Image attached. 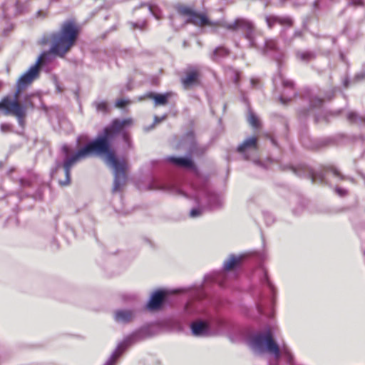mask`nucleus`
<instances>
[{"mask_svg": "<svg viewBox=\"0 0 365 365\" xmlns=\"http://www.w3.org/2000/svg\"><path fill=\"white\" fill-rule=\"evenodd\" d=\"M124 139L125 142L128 143V145L130 146V140L127 135L124 134Z\"/></svg>", "mask_w": 365, "mask_h": 365, "instance_id": "26", "label": "nucleus"}, {"mask_svg": "<svg viewBox=\"0 0 365 365\" xmlns=\"http://www.w3.org/2000/svg\"><path fill=\"white\" fill-rule=\"evenodd\" d=\"M1 130L4 133L10 131L11 125L9 124H2L1 125Z\"/></svg>", "mask_w": 365, "mask_h": 365, "instance_id": "23", "label": "nucleus"}, {"mask_svg": "<svg viewBox=\"0 0 365 365\" xmlns=\"http://www.w3.org/2000/svg\"><path fill=\"white\" fill-rule=\"evenodd\" d=\"M339 180H344V178H340Z\"/></svg>", "mask_w": 365, "mask_h": 365, "instance_id": "32", "label": "nucleus"}, {"mask_svg": "<svg viewBox=\"0 0 365 365\" xmlns=\"http://www.w3.org/2000/svg\"><path fill=\"white\" fill-rule=\"evenodd\" d=\"M186 23H192L197 26H205L209 24V21L207 16L205 14H197L196 12L192 14L191 19H188L185 21Z\"/></svg>", "mask_w": 365, "mask_h": 365, "instance_id": "11", "label": "nucleus"}, {"mask_svg": "<svg viewBox=\"0 0 365 365\" xmlns=\"http://www.w3.org/2000/svg\"><path fill=\"white\" fill-rule=\"evenodd\" d=\"M258 149V139L252 136L246 138L238 147L237 151L244 155L246 160L249 159L247 153L251 151H257Z\"/></svg>", "mask_w": 365, "mask_h": 365, "instance_id": "6", "label": "nucleus"}, {"mask_svg": "<svg viewBox=\"0 0 365 365\" xmlns=\"http://www.w3.org/2000/svg\"><path fill=\"white\" fill-rule=\"evenodd\" d=\"M250 346L252 350L258 354H268L277 360L282 354H284L287 360L291 361L292 356L288 349L283 346L280 348L274 341L270 331L259 333L254 335L250 340Z\"/></svg>", "mask_w": 365, "mask_h": 365, "instance_id": "3", "label": "nucleus"}, {"mask_svg": "<svg viewBox=\"0 0 365 365\" xmlns=\"http://www.w3.org/2000/svg\"><path fill=\"white\" fill-rule=\"evenodd\" d=\"M242 256L230 255V257L224 262V269L230 270L233 269L242 260Z\"/></svg>", "mask_w": 365, "mask_h": 365, "instance_id": "14", "label": "nucleus"}, {"mask_svg": "<svg viewBox=\"0 0 365 365\" xmlns=\"http://www.w3.org/2000/svg\"><path fill=\"white\" fill-rule=\"evenodd\" d=\"M129 339H125L123 342L118 344L115 351L111 355L110 359L107 361L105 365H113L115 360L120 356L124 351L126 347L128 346Z\"/></svg>", "mask_w": 365, "mask_h": 365, "instance_id": "10", "label": "nucleus"}, {"mask_svg": "<svg viewBox=\"0 0 365 365\" xmlns=\"http://www.w3.org/2000/svg\"><path fill=\"white\" fill-rule=\"evenodd\" d=\"M47 53H43L37 59L36 63L24 73L17 81V91L14 94V98L10 96L4 98L0 102V108L4 110L6 115L16 116L19 123L21 124L23 118L26 116V107H24L18 102V97L21 89L26 88L38 76L39 67L44 61Z\"/></svg>", "mask_w": 365, "mask_h": 365, "instance_id": "2", "label": "nucleus"}, {"mask_svg": "<svg viewBox=\"0 0 365 365\" xmlns=\"http://www.w3.org/2000/svg\"><path fill=\"white\" fill-rule=\"evenodd\" d=\"M249 123L254 128H258L259 126V121L257 116L252 113H250L248 116Z\"/></svg>", "mask_w": 365, "mask_h": 365, "instance_id": "19", "label": "nucleus"}, {"mask_svg": "<svg viewBox=\"0 0 365 365\" xmlns=\"http://www.w3.org/2000/svg\"><path fill=\"white\" fill-rule=\"evenodd\" d=\"M148 97L154 100L155 106L165 105L168 102V99L170 97L169 93L165 94H148Z\"/></svg>", "mask_w": 365, "mask_h": 365, "instance_id": "15", "label": "nucleus"}, {"mask_svg": "<svg viewBox=\"0 0 365 365\" xmlns=\"http://www.w3.org/2000/svg\"><path fill=\"white\" fill-rule=\"evenodd\" d=\"M134 313L130 310H118L115 312L114 318L118 323H128L134 318Z\"/></svg>", "mask_w": 365, "mask_h": 365, "instance_id": "9", "label": "nucleus"}, {"mask_svg": "<svg viewBox=\"0 0 365 365\" xmlns=\"http://www.w3.org/2000/svg\"><path fill=\"white\" fill-rule=\"evenodd\" d=\"M192 332L195 336L206 335L208 327L206 323L203 322H195L191 326Z\"/></svg>", "mask_w": 365, "mask_h": 365, "instance_id": "12", "label": "nucleus"}, {"mask_svg": "<svg viewBox=\"0 0 365 365\" xmlns=\"http://www.w3.org/2000/svg\"><path fill=\"white\" fill-rule=\"evenodd\" d=\"M201 214H202V210L197 209V208H194V209L191 210V211L190 212V216L191 217H197L200 216Z\"/></svg>", "mask_w": 365, "mask_h": 365, "instance_id": "20", "label": "nucleus"}, {"mask_svg": "<svg viewBox=\"0 0 365 365\" xmlns=\"http://www.w3.org/2000/svg\"><path fill=\"white\" fill-rule=\"evenodd\" d=\"M331 174L337 175V173H336V171H333V172H331V173H327V175H331Z\"/></svg>", "mask_w": 365, "mask_h": 365, "instance_id": "27", "label": "nucleus"}, {"mask_svg": "<svg viewBox=\"0 0 365 365\" xmlns=\"http://www.w3.org/2000/svg\"><path fill=\"white\" fill-rule=\"evenodd\" d=\"M266 20H267V22L269 27H272V24L275 22H278L279 24H280L282 25L290 26L292 24L291 19H289L288 18L279 19L277 17L270 16V17H267Z\"/></svg>", "mask_w": 365, "mask_h": 365, "instance_id": "16", "label": "nucleus"}, {"mask_svg": "<svg viewBox=\"0 0 365 365\" xmlns=\"http://www.w3.org/2000/svg\"><path fill=\"white\" fill-rule=\"evenodd\" d=\"M175 190H176V192L178 194H181L182 193V191L180 190H179L178 188H176Z\"/></svg>", "mask_w": 365, "mask_h": 365, "instance_id": "28", "label": "nucleus"}, {"mask_svg": "<svg viewBox=\"0 0 365 365\" xmlns=\"http://www.w3.org/2000/svg\"><path fill=\"white\" fill-rule=\"evenodd\" d=\"M176 9L180 16H187L188 19H191L195 13L190 8L185 6H178Z\"/></svg>", "mask_w": 365, "mask_h": 365, "instance_id": "18", "label": "nucleus"}, {"mask_svg": "<svg viewBox=\"0 0 365 365\" xmlns=\"http://www.w3.org/2000/svg\"><path fill=\"white\" fill-rule=\"evenodd\" d=\"M132 125V118L115 119L103 130V133L98 135L96 140L71 155L68 153V148L63 146V150L66 155L63 165L66 175H68L69 170L73 165L93 154H97L103 155L105 163L114 170L115 182H120L121 180H124L127 165L124 161H119L117 159L115 152L111 148L110 140L123 128Z\"/></svg>", "mask_w": 365, "mask_h": 365, "instance_id": "1", "label": "nucleus"}, {"mask_svg": "<svg viewBox=\"0 0 365 365\" xmlns=\"http://www.w3.org/2000/svg\"><path fill=\"white\" fill-rule=\"evenodd\" d=\"M128 103V101L124 99L118 100L115 102V106L118 108H123Z\"/></svg>", "mask_w": 365, "mask_h": 365, "instance_id": "21", "label": "nucleus"}, {"mask_svg": "<svg viewBox=\"0 0 365 365\" xmlns=\"http://www.w3.org/2000/svg\"><path fill=\"white\" fill-rule=\"evenodd\" d=\"M148 9H149V11L153 13L152 8L150 6H149Z\"/></svg>", "mask_w": 365, "mask_h": 365, "instance_id": "31", "label": "nucleus"}, {"mask_svg": "<svg viewBox=\"0 0 365 365\" xmlns=\"http://www.w3.org/2000/svg\"><path fill=\"white\" fill-rule=\"evenodd\" d=\"M140 186L138 187L139 190L141 191H145V190H163V187H162L163 184H139Z\"/></svg>", "mask_w": 365, "mask_h": 365, "instance_id": "17", "label": "nucleus"}, {"mask_svg": "<svg viewBox=\"0 0 365 365\" xmlns=\"http://www.w3.org/2000/svg\"><path fill=\"white\" fill-rule=\"evenodd\" d=\"M125 184H114L113 187V192H117V191H119L120 190L123 185H125Z\"/></svg>", "mask_w": 365, "mask_h": 365, "instance_id": "24", "label": "nucleus"}, {"mask_svg": "<svg viewBox=\"0 0 365 365\" xmlns=\"http://www.w3.org/2000/svg\"><path fill=\"white\" fill-rule=\"evenodd\" d=\"M335 192L341 197L344 196L346 194V190L344 188L336 186L334 188Z\"/></svg>", "mask_w": 365, "mask_h": 365, "instance_id": "22", "label": "nucleus"}, {"mask_svg": "<svg viewBox=\"0 0 365 365\" xmlns=\"http://www.w3.org/2000/svg\"><path fill=\"white\" fill-rule=\"evenodd\" d=\"M324 180H328L329 179H328V178H324Z\"/></svg>", "mask_w": 365, "mask_h": 365, "instance_id": "33", "label": "nucleus"}, {"mask_svg": "<svg viewBox=\"0 0 365 365\" xmlns=\"http://www.w3.org/2000/svg\"><path fill=\"white\" fill-rule=\"evenodd\" d=\"M225 28L231 31H237L238 29H243L246 34V38L251 40L253 36L254 27L250 21L239 19L235 22L231 24H225L223 25Z\"/></svg>", "mask_w": 365, "mask_h": 365, "instance_id": "5", "label": "nucleus"}, {"mask_svg": "<svg viewBox=\"0 0 365 365\" xmlns=\"http://www.w3.org/2000/svg\"><path fill=\"white\" fill-rule=\"evenodd\" d=\"M165 292L163 291H157L154 292L147 304V309L149 310H156L158 309L164 299Z\"/></svg>", "mask_w": 365, "mask_h": 365, "instance_id": "8", "label": "nucleus"}, {"mask_svg": "<svg viewBox=\"0 0 365 365\" xmlns=\"http://www.w3.org/2000/svg\"><path fill=\"white\" fill-rule=\"evenodd\" d=\"M199 76L197 70H191L187 73L186 77L182 80V83L185 87L190 86L197 81Z\"/></svg>", "mask_w": 365, "mask_h": 365, "instance_id": "13", "label": "nucleus"}, {"mask_svg": "<svg viewBox=\"0 0 365 365\" xmlns=\"http://www.w3.org/2000/svg\"><path fill=\"white\" fill-rule=\"evenodd\" d=\"M168 160L173 165L185 169L195 170V165L190 157H169Z\"/></svg>", "mask_w": 365, "mask_h": 365, "instance_id": "7", "label": "nucleus"}, {"mask_svg": "<svg viewBox=\"0 0 365 365\" xmlns=\"http://www.w3.org/2000/svg\"><path fill=\"white\" fill-rule=\"evenodd\" d=\"M106 108V103H99L97 105V109L101 110H104Z\"/></svg>", "mask_w": 365, "mask_h": 365, "instance_id": "25", "label": "nucleus"}, {"mask_svg": "<svg viewBox=\"0 0 365 365\" xmlns=\"http://www.w3.org/2000/svg\"><path fill=\"white\" fill-rule=\"evenodd\" d=\"M161 120H158L157 117L155 118V123L157 122H160Z\"/></svg>", "mask_w": 365, "mask_h": 365, "instance_id": "30", "label": "nucleus"}, {"mask_svg": "<svg viewBox=\"0 0 365 365\" xmlns=\"http://www.w3.org/2000/svg\"><path fill=\"white\" fill-rule=\"evenodd\" d=\"M79 29L72 21L64 22L58 34L52 35V46L50 51L61 57L63 56L74 45Z\"/></svg>", "mask_w": 365, "mask_h": 365, "instance_id": "4", "label": "nucleus"}, {"mask_svg": "<svg viewBox=\"0 0 365 365\" xmlns=\"http://www.w3.org/2000/svg\"><path fill=\"white\" fill-rule=\"evenodd\" d=\"M254 163L257 165H261L259 160H254Z\"/></svg>", "mask_w": 365, "mask_h": 365, "instance_id": "29", "label": "nucleus"}]
</instances>
